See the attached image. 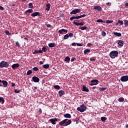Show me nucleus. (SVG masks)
I'll use <instances>...</instances> for the list:
<instances>
[{"label": "nucleus", "instance_id": "a211bd4d", "mask_svg": "<svg viewBox=\"0 0 128 128\" xmlns=\"http://www.w3.org/2000/svg\"><path fill=\"white\" fill-rule=\"evenodd\" d=\"M64 118H72V115L69 114H66L64 115Z\"/></svg>", "mask_w": 128, "mask_h": 128}, {"label": "nucleus", "instance_id": "052dcab7", "mask_svg": "<svg viewBox=\"0 0 128 128\" xmlns=\"http://www.w3.org/2000/svg\"><path fill=\"white\" fill-rule=\"evenodd\" d=\"M76 42H73L72 44V46H76Z\"/></svg>", "mask_w": 128, "mask_h": 128}, {"label": "nucleus", "instance_id": "4be33fe9", "mask_svg": "<svg viewBox=\"0 0 128 128\" xmlns=\"http://www.w3.org/2000/svg\"><path fill=\"white\" fill-rule=\"evenodd\" d=\"M48 46L49 48H54L56 45L54 43H50L48 44Z\"/></svg>", "mask_w": 128, "mask_h": 128}, {"label": "nucleus", "instance_id": "f03ea898", "mask_svg": "<svg viewBox=\"0 0 128 128\" xmlns=\"http://www.w3.org/2000/svg\"><path fill=\"white\" fill-rule=\"evenodd\" d=\"M77 110H78V112H86V106L82 104V105H80V107L77 108Z\"/></svg>", "mask_w": 128, "mask_h": 128}, {"label": "nucleus", "instance_id": "4468645a", "mask_svg": "<svg viewBox=\"0 0 128 128\" xmlns=\"http://www.w3.org/2000/svg\"><path fill=\"white\" fill-rule=\"evenodd\" d=\"M94 10H98V12H100L102 10V7L96 6L94 7Z\"/></svg>", "mask_w": 128, "mask_h": 128}, {"label": "nucleus", "instance_id": "69168bd1", "mask_svg": "<svg viewBox=\"0 0 128 128\" xmlns=\"http://www.w3.org/2000/svg\"><path fill=\"white\" fill-rule=\"evenodd\" d=\"M40 64H44V62H42V61H40Z\"/></svg>", "mask_w": 128, "mask_h": 128}, {"label": "nucleus", "instance_id": "dca6fc26", "mask_svg": "<svg viewBox=\"0 0 128 128\" xmlns=\"http://www.w3.org/2000/svg\"><path fill=\"white\" fill-rule=\"evenodd\" d=\"M34 12V10H32V9H28L24 12V14H26V16H28V12L29 14H32V12Z\"/></svg>", "mask_w": 128, "mask_h": 128}, {"label": "nucleus", "instance_id": "7c9ffc66", "mask_svg": "<svg viewBox=\"0 0 128 128\" xmlns=\"http://www.w3.org/2000/svg\"><path fill=\"white\" fill-rule=\"evenodd\" d=\"M70 38V36H68V34H66L64 36V40H68Z\"/></svg>", "mask_w": 128, "mask_h": 128}, {"label": "nucleus", "instance_id": "393cba45", "mask_svg": "<svg viewBox=\"0 0 128 128\" xmlns=\"http://www.w3.org/2000/svg\"><path fill=\"white\" fill-rule=\"evenodd\" d=\"M46 10H50V4H46Z\"/></svg>", "mask_w": 128, "mask_h": 128}, {"label": "nucleus", "instance_id": "f3484780", "mask_svg": "<svg viewBox=\"0 0 128 128\" xmlns=\"http://www.w3.org/2000/svg\"><path fill=\"white\" fill-rule=\"evenodd\" d=\"M73 24L75 25V26H84V23L82 22H74Z\"/></svg>", "mask_w": 128, "mask_h": 128}, {"label": "nucleus", "instance_id": "5fc2aeb1", "mask_svg": "<svg viewBox=\"0 0 128 128\" xmlns=\"http://www.w3.org/2000/svg\"><path fill=\"white\" fill-rule=\"evenodd\" d=\"M76 46H82V45L80 43H76Z\"/></svg>", "mask_w": 128, "mask_h": 128}, {"label": "nucleus", "instance_id": "6e6d98bb", "mask_svg": "<svg viewBox=\"0 0 128 128\" xmlns=\"http://www.w3.org/2000/svg\"><path fill=\"white\" fill-rule=\"evenodd\" d=\"M74 60H76V58H73L71 59L70 62H74Z\"/></svg>", "mask_w": 128, "mask_h": 128}, {"label": "nucleus", "instance_id": "9d476101", "mask_svg": "<svg viewBox=\"0 0 128 128\" xmlns=\"http://www.w3.org/2000/svg\"><path fill=\"white\" fill-rule=\"evenodd\" d=\"M40 16V12H34L31 14V16L34 18V16Z\"/></svg>", "mask_w": 128, "mask_h": 128}, {"label": "nucleus", "instance_id": "473e14b6", "mask_svg": "<svg viewBox=\"0 0 128 128\" xmlns=\"http://www.w3.org/2000/svg\"><path fill=\"white\" fill-rule=\"evenodd\" d=\"M32 74V70H29L27 72V76H30Z\"/></svg>", "mask_w": 128, "mask_h": 128}, {"label": "nucleus", "instance_id": "de8ad7c7", "mask_svg": "<svg viewBox=\"0 0 128 128\" xmlns=\"http://www.w3.org/2000/svg\"><path fill=\"white\" fill-rule=\"evenodd\" d=\"M33 70L34 71V72H38V68L37 67H34L33 68Z\"/></svg>", "mask_w": 128, "mask_h": 128}, {"label": "nucleus", "instance_id": "e433bc0d", "mask_svg": "<svg viewBox=\"0 0 128 128\" xmlns=\"http://www.w3.org/2000/svg\"><path fill=\"white\" fill-rule=\"evenodd\" d=\"M0 102H2V104H4V98L0 97Z\"/></svg>", "mask_w": 128, "mask_h": 128}, {"label": "nucleus", "instance_id": "864d4df0", "mask_svg": "<svg viewBox=\"0 0 128 128\" xmlns=\"http://www.w3.org/2000/svg\"><path fill=\"white\" fill-rule=\"evenodd\" d=\"M16 46H20V43H18V42H16Z\"/></svg>", "mask_w": 128, "mask_h": 128}, {"label": "nucleus", "instance_id": "7ed1b4c3", "mask_svg": "<svg viewBox=\"0 0 128 128\" xmlns=\"http://www.w3.org/2000/svg\"><path fill=\"white\" fill-rule=\"evenodd\" d=\"M10 64L8 62H5V61H2L0 62V68H8Z\"/></svg>", "mask_w": 128, "mask_h": 128}, {"label": "nucleus", "instance_id": "e2e57ef3", "mask_svg": "<svg viewBox=\"0 0 128 128\" xmlns=\"http://www.w3.org/2000/svg\"><path fill=\"white\" fill-rule=\"evenodd\" d=\"M87 46H92V44L91 43H88L87 44Z\"/></svg>", "mask_w": 128, "mask_h": 128}, {"label": "nucleus", "instance_id": "39448f33", "mask_svg": "<svg viewBox=\"0 0 128 128\" xmlns=\"http://www.w3.org/2000/svg\"><path fill=\"white\" fill-rule=\"evenodd\" d=\"M91 84H90V86H96V84H98V80H92L91 81Z\"/></svg>", "mask_w": 128, "mask_h": 128}, {"label": "nucleus", "instance_id": "680f3d73", "mask_svg": "<svg viewBox=\"0 0 128 128\" xmlns=\"http://www.w3.org/2000/svg\"><path fill=\"white\" fill-rule=\"evenodd\" d=\"M38 112H40V114H42V108H40Z\"/></svg>", "mask_w": 128, "mask_h": 128}, {"label": "nucleus", "instance_id": "37998d69", "mask_svg": "<svg viewBox=\"0 0 128 128\" xmlns=\"http://www.w3.org/2000/svg\"><path fill=\"white\" fill-rule=\"evenodd\" d=\"M86 28H88V27L84 26H82L80 28V30H86Z\"/></svg>", "mask_w": 128, "mask_h": 128}, {"label": "nucleus", "instance_id": "423d86ee", "mask_svg": "<svg viewBox=\"0 0 128 128\" xmlns=\"http://www.w3.org/2000/svg\"><path fill=\"white\" fill-rule=\"evenodd\" d=\"M78 12H80V9H74L73 10L70 12V14H78Z\"/></svg>", "mask_w": 128, "mask_h": 128}, {"label": "nucleus", "instance_id": "603ef678", "mask_svg": "<svg viewBox=\"0 0 128 128\" xmlns=\"http://www.w3.org/2000/svg\"><path fill=\"white\" fill-rule=\"evenodd\" d=\"M46 26L47 28H52V25L50 24H46Z\"/></svg>", "mask_w": 128, "mask_h": 128}, {"label": "nucleus", "instance_id": "c85d7f7f", "mask_svg": "<svg viewBox=\"0 0 128 128\" xmlns=\"http://www.w3.org/2000/svg\"><path fill=\"white\" fill-rule=\"evenodd\" d=\"M106 90V88H99V90L100 92H104Z\"/></svg>", "mask_w": 128, "mask_h": 128}, {"label": "nucleus", "instance_id": "774afa93", "mask_svg": "<svg viewBox=\"0 0 128 128\" xmlns=\"http://www.w3.org/2000/svg\"><path fill=\"white\" fill-rule=\"evenodd\" d=\"M126 128H128V124L126 125Z\"/></svg>", "mask_w": 128, "mask_h": 128}, {"label": "nucleus", "instance_id": "a878e982", "mask_svg": "<svg viewBox=\"0 0 128 128\" xmlns=\"http://www.w3.org/2000/svg\"><path fill=\"white\" fill-rule=\"evenodd\" d=\"M118 24H120V26H122V24H124V22L120 20H118V22L116 23V26H118Z\"/></svg>", "mask_w": 128, "mask_h": 128}, {"label": "nucleus", "instance_id": "79ce46f5", "mask_svg": "<svg viewBox=\"0 0 128 128\" xmlns=\"http://www.w3.org/2000/svg\"><path fill=\"white\" fill-rule=\"evenodd\" d=\"M101 120H102V122H104L105 120H106V118L104 116H102L101 117Z\"/></svg>", "mask_w": 128, "mask_h": 128}, {"label": "nucleus", "instance_id": "20e7f679", "mask_svg": "<svg viewBox=\"0 0 128 128\" xmlns=\"http://www.w3.org/2000/svg\"><path fill=\"white\" fill-rule=\"evenodd\" d=\"M86 16V14H84L79 16H73L70 18V20H80V18H84Z\"/></svg>", "mask_w": 128, "mask_h": 128}, {"label": "nucleus", "instance_id": "c756f323", "mask_svg": "<svg viewBox=\"0 0 128 128\" xmlns=\"http://www.w3.org/2000/svg\"><path fill=\"white\" fill-rule=\"evenodd\" d=\"M54 88L56 90H60V86L58 85H55L54 86Z\"/></svg>", "mask_w": 128, "mask_h": 128}, {"label": "nucleus", "instance_id": "2eb2a0df", "mask_svg": "<svg viewBox=\"0 0 128 128\" xmlns=\"http://www.w3.org/2000/svg\"><path fill=\"white\" fill-rule=\"evenodd\" d=\"M82 90V92H88L90 90H88V88H86V86L83 85Z\"/></svg>", "mask_w": 128, "mask_h": 128}, {"label": "nucleus", "instance_id": "4c0bfd02", "mask_svg": "<svg viewBox=\"0 0 128 128\" xmlns=\"http://www.w3.org/2000/svg\"><path fill=\"white\" fill-rule=\"evenodd\" d=\"M28 6L30 8H34V6L32 5V2L29 3Z\"/></svg>", "mask_w": 128, "mask_h": 128}, {"label": "nucleus", "instance_id": "f8f14e48", "mask_svg": "<svg viewBox=\"0 0 128 128\" xmlns=\"http://www.w3.org/2000/svg\"><path fill=\"white\" fill-rule=\"evenodd\" d=\"M66 122H68V119H64L63 120H62L59 122V125L60 126H64V124H66Z\"/></svg>", "mask_w": 128, "mask_h": 128}, {"label": "nucleus", "instance_id": "a18cd8bd", "mask_svg": "<svg viewBox=\"0 0 128 128\" xmlns=\"http://www.w3.org/2000/svg\"><path fill=\"white\" fill-rule=\"evenodd\" d=\"M102 36H106V32L102 31Z\"/></svg>", "mask_w": 128, "mask_h": 128}, {"label": "nucleus", "instance_id": "13d9d810", "mask_svg": "<svg viewBox=\"0 0 128 128\" xmlns=\"http://www.w3.org/2000/svg\"><path fill=\"white\" fill-rule=\"evenodd\" d=\"M106 6H112V3L108 2L106 3Z\"/></svg>", "mask_w": 128, "mask_h": 128}, {"label": "nucleus", "instance_id": "c9c22d12", "mask_svg": "<svg viewBox=\"0 0 128 128\" xmlns=\"http://www.w3.org/2000/svg\"><path fill=\"white\" fill-rule=\"evenodd\" d=\"M118 100L120 102H122L124 100V98H119Z\"/></svg>", "mask_w": 128, "mask_h": 128}, {"label": "nucleus", "instance_id": "5701e85b", "mask_svg": "<svg viewBox=\"0 0 128 128\" xmlns=\"http://www.w3.org/2000/svg\"><path fill=\"white\" fill-rule=\"evenodd\" d=\"M58 94L60 96H62L64 95L66 93L64 92V91L61 90L58 92Z\"/></svg>", "mask_w": 128, "mask_h": 128}, {"label": "nucleus", "instance_id": "1a4fd4ad", "mask_svg": "<svg viewBox=\"0 0 128 128\" xmlns=\"http://www.w3.org/2000/svg\"><path fill=\"white\" fill-rule=\"evenodd\" d=\"M120 80L121 82H128V76H122L121 77Z\"/></svg>", "mask_w": 128, "mask_h": 128}, {"label": "nucleus", "instance_id": "0e129e2a", "mask_svg": "<svg viewBox=\"0 0 128 128\" xmlns=\"http://www.w3.org/2000/svg\"><path fill=\"white\" fill-rule=\"evenodd\" d=\"M14 86H16V84L12 83V86L14 87Z\"/></svg>", "mask_w": 128, "mask_h": 128}, {"label": "nucleus", "instance_id": "bb28decb", "mask_svg": "<svg viewBox=\"0 0 128 128\" xmlns=\"http://www.w3.org/2000/svg\"><path fill=\"white\" fill-rule=\"evenodd\" d=\"M114 36H122V34L120 32H114Z\"/></svg>", "mask_w": 128, "mask_h": 128}, {"label": "nucleus", "instance_id": "ddd939ff", "mask_svg": "<svg viewBox=\"0 0 128 128\" xmlns=\"http://www.w3.org/2000/svg\"><path fill=\"white\" fill-rule=\"evenodd\" d=\"M58 32L59 34H62L64 32H66V34L68 32V30L62 28V30H59Z\"/></svg>", "mask_w": 128, "mask_h": 128}, {"label": "nucleus", "instance_id": "0eeeda50", "mask_svg": "<svg viewBox=\"0 0 128 128\" xmlns=\"http://www.w3.org/2000/svg\"><path fill=\"white\" fill-rule=\"evenodd\" d=\"M58 118H51L49 120V122H50L52 124H56V122H58Z\"/></svg>", "mask_w": 128, "mask_h": 128}, {"label": "nucleus", "instance_id": "49530a36", "mask_svg": "<svg viewBox=\"0 0 128 128\" xmlns=\"http://www.w3.org/2000/svg\"><path fill=\"white\" fill-rule=\"evenodd\" d=\"M73 122H78V118H76L75 119H73Z\"/></svg>", "mask_w": 128, "mask_h": 128}, {"label": "nucleus", "instance_id": "aec40b11", "mask_svg": "<svg viewBox=\"0 0 128 128\" xmlns=\"http://www.w3.org/2000/svg\"><path fill=\"white\" fill-rule=\"evenodd\" d=\"M118 44L120 46H124V42L122 40H119Z\"/></svg>", "mask_w": 128, "mask_h": 128}, {"label": "nucleus", "instance_id": "ea45409f", "mask_svg": "<svg viewBox=\"0 0 128 128\" xmlns=\"http://www.w3.org/2000/svg\"><path fill=\"white\" fill-rule=\"evenodd\" d=\"M46 50H48V49L46 48L44 46V47L42 48V52H46Z\"/></svg>", "mask_w": 128, "mask_h": 128}, {"label": "nucleus", "instance_id": "9b49d317", "mask_svg": "<svg viewBox=\"0 0 128 128\" xmlns=\"http://www.w3.org/2000/svg\"><path fill=\"white\" fill-rule=\"evenodd\" d=\"M32 80L34 82H40V78L36 76H33Z\"/></svg>", "mask_w": 128, "mask_h": 128}, {"label": "nucleus", "instance_id": "412c9836", "mask_svg": "<svg viewBox=\"0 0 128 128\" xmlns=\"http://www.w3.org/2000/svg\"><path fill=\"white\" fill-rule=\"evenodd\" d=\"M2 83L4 88H6V86H8V83L6 80H2Z\"/></svg>", "mask_w": 128, "mask_h": 128}, {"label": "nucleus", "instance_id": "3c124183", "mask_svg": "<svg viewBox=\"0 0 128 128\" xmlns=\"http://www.w3.org/2000/svg\"><path fill=\"white\" fill-rule=\"evenodd\" d=\"M38 54V50H36L34 52H33V54Z\"/></svg>", "mask_w": 128, "mask_h": 128}, {"label": "nucleus", "instance_id": "6e6552de", "mask_svg": "<svg viewBox=\"0 0 128 128\" xmlns=\"http://www.w3.org/2000/svg\"><path fill=\"white\" fill-rule=\"evenodd\" d=\"M12 68L14 70H16L18 68H20V64L16 63L12 65Z\"/></svg>", "mask_w": 128, "mask_h": 128}, {"label": "nucleus", "instance_id": "6ab92c4d", "mask_svg": "<svg viewBox=\"0 0 128 128\" xmlns=\"http://www.w3.org/2000/svg\"><path fill=\"white\" fill-rule=\"evenodd\" d=\"M72 124V120H68L66 122V123L64 124V126H70Z\"/></svg>", "mask_w": 128, "mask_h": 128}, {"label": "nucleus", "instance_id": "72a5a7b5", "mask_svg": "<svg viewBox=\"0 0 128 128\" xmlns=\"http://www.w3.org/2000/svg\"><path fill=\"white\" fill-rule=\"evenodd\" d=\"M5 34L7 35V36H12V34H10V32L8 30H6L5 31Z\"/></svg>", "mask_w": 128, "mask_h": 128}, {"label": "nucleus", "instance_id": "a19ab883", "mask_svg": "<svg viewBox=\"0 0 128 128\" xmlns=\"http://www.w3.org/2000/svg\"><path fill=\"white\" fill-rule=\"evenodd\" d=\"M112 22H114V21L112 20H108L106 21V24H112Z\"/></svg>", "mask_w": 128, "mask_h": 128}, {"label": "nucleus", "instance_id": "09e8293b", "mask_svg": "<svg viewBox=\"0 0 128 128\" xmlns=\"http://www.w3.org/2000/svg\"><path fill=\"white\" fill-rule=\"evenodd\" d=\"M70 38H74V34L70 33L68 34Z\"/></svg>", "mask_w": 128, "mask_h": 128}, {"label": "nucleus", "instance_id": "b1692460", "mask_svg": "<svg viewBox=\"0 0 128 128\" xmlns=\"http://www.w3.org/2000/svg\"><path fill=\"white\" fill-rule=\"evenodd\" d=\"M70 56H67L65 58L64 61L66 62L68 64L70 63Z\"/></svg>", "mask_w": 128, "mask_h": 128}, {"label": "nucleus", "instance_id": "f257e3e1", "mask_svg": "<svg viewBox=\"0 0 128 128\" xmlns=\"http://www.w3.org/2000/svg\"><path fill=\"white\" fill-rule=\"evenodd\" d=\"M118 52L116 50H113L110 53V56L111 58H118Z\"/></svg>", "mask_w": 128, "mask_h": 128}, {"label": "nucleus", "instance_id": "c03bdc74", "mask_svg": "<svg viewBox=\"0 0 128 128\" xmlns=\"http://www.w3.org/2000/svg\"><path fill=\"white\" fill-rule=\"evenodd\" d=\"M96 22H102V23L104 22V20H102V19H98V20H96Z\"/></svg>", "mask_w": 128, "mask_h": 128}, {"label": "nucleus", "instance_id": "cd10ccee", "mask_svg": "<svg viewBox=\"0 0 128 128\" xmlns=\"http://www.w3.org/2000/svg\"><path fill=\"white\" fill-rule=\"evenodd\" d=\"M44 68H46L48 69V68H50V64H44L42 66Z\"/></svg>", "mask_w": 128, "mask_h": 128}, {"label": "nucleus", "instance_id": "bf43d9fd", "mask_svg": "<svg viewBox=\"0 0 128 128\" xmlns=\"http://www.w3.org/2000/svg\"><path fill=\"white\" fill-rule=\"evenodd\" d=\"M42 50H38V54H42Z\"/></svg>", "mask_w": 128, "mask_h": 128}, {"label": "nucleus", "instance_id": "4d7b16f0", "mask_svg": "<svg viewBox=\"0 0 128 128\" xmlns=\"http://www.w3.org/2000/svg\"><path fill=\"white\" fill-rule=\"evenodd\" d=\"M4 10V8L3 6H0V10Z\"/></svg>", "mask_w": 128, "mask_h": 128}, {"label": "nucleus", "instance_id": "58836bf2", "mask_svg": "<svg viewBox=\"0 0 128 128\" xmlns=\"http://www.w3.org/2000/svg\"><path fill=\"white\" fill-rule=\"evenodd\" d=\"M14 92H16V94H20V92H22V90H14Z\"/></svg>", "mask_w": 128, "mask_h": 128}, {"label": "nucleus", "instance_id": "338daca9", "mask_svg": "<svg viewBox=\"0 0 128 128\" xmlns=\"http://www.w3.org/2000/svg\"><path fill=\"white\" fill-rule=\"evenodd\" d=\"M125 6H128V2H126L125 4Z\"/></svg>", "mask_w": 128, "mask_h": 128}, {"label": "nucleus", "instance_id": "8fccbe9b", "mask_svg": "<svg viewBox=\"0 0 128 128\" xmlns=\"http://www.w3.org/2000/svg\"><path fill=\"white\" fill-rule=\"evenodd\" d=\"M90 60L91 62H94L96 60V58H90Z\"/></svg>", "mask_w": 128, "mask_h": 128}, {"label": "nucleus", "instance_id": "f704fd0d", "mask_svg": "<svg viewBox=\"0 0 128 128\" xmlns=\"http://www.w3.org/2000/svg\"><path fill=\"white\" fill-rule=\"evenodd\" d=\"M124 24L125 26H128V20H124Z\"/></svg>", "mask_w": 128, "mask_h": 128}, {"label": "nucleus", "instance_id": "2f4dec72", "mask_svg": "<svg viewBox=\"0 0 128 128\" xmlns=\"http://www.w3.org/2000/svg\"><path fill=\"white\" fill-rule=\"evenodd\" d=\"M87 52H90V49H86L84 50V54H86Z\"/></svg>", "mask_w": 128, "mask_h": 128}]
</instances>
